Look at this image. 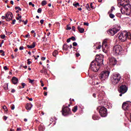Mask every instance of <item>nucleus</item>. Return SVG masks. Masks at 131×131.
Instances as JSON below:
<instances>
[{"mask_svg":"<svg viewBox=\"0 0 131 131\" xmlns=\"http://www.w3.org/2000/svg\"><path fill=\"white\" fill-rule=\"evenodd\" d=\"M104 59L103 56H100L99 55H96L95 60L93 61L90 64V69L94 72H97L100 69V66L103 65Z\"/></svg>","mask_w":131,"mask_h":131,"instance_id":"obj_1","label":"nucleus"},{"mask_svg":"<svg viewBox=\"0 0 131 131\" xmlns=\"http://www.w3.org/2000/svg\"><path fill=\"white\" fill-rule=\"evenodd\" d=\"M121 7H123V8L125 10H123V8H121V13H122L123 15H126L127 16H129L130 14V4H129V3H126V4H123V5H121Z\"/></svg>","mask_w":131,"mask_h":131,"instance_id":"obj_2","label":"nucleus"},{"mask_svg":"<svg viewBox=\"0 0 131 131\" xmlns=\"http://www.w3.org/2000/svg\"><path fill=\"white\" fill-rule=\"evenodd\" d=\"M118 38L119 40L121 41H126L127 38L129 39H131L130 33H128L126 31H123L119 35Z\"/></svg>","mask_w":131,"mask_h":131,"instance_id":"obj_3","label":"nucleus"},{"mask_svg":"<svg viewBox=\"0 0 131 131\" xmlns=\"http://www.w3.org/2000/svg\"><path fill=\"white\" fill-rule=\"evenodd\" d=\"M121 79V76L118 73L113 74L111 77V81L113 84L115 85L119 83V81Z\"/></svg>","mask_w":131,"mask_h":131,"instance_id":"obj_4","label":"nucleus"},{"mask_svg":"<svg viewBox=\"0 0 131 131\" xmlns=\"http://www.w3.org/2000/svg\"><path fill=\"white\" fill-rule=\"evenodd\" d=\"M122 53V47L120 45H116L113 48V54L115 56L121 55Z\"/></svg>","mask_w":131,"mask_h":131,"instance_id":"obj_5","label":"nucleus"},{"mask_svg":"<svg viewBox=\"0 0 131 131\" xmlns=\"http://www.w3.org/2000/svg\"><path fill=\"white\" fill-rule=\"evenodd\" d=\"M109 74H110V72L109 71H105L102 72L99 74V78L102 81H105V80H107L108 79V77H109Z\"/></svg>","mask_w":131,"mask_h":131,"instance_id":"obj_6","label":"nucleus"},{"mask_svg":"<svg viewBox=\"0 0 131 131\" xmlns=\"http://www.w3.org/2000/svg\"><path fill=\"white\" fill-rule=\"evenodd\" d=\"M61 112L63 116H68L71 114V110L68 106L63 105Z\"/></svg>","mask_w":131,"mask_h":131,"instance_id":"obj_7","label":"nucleus"},{"mask_svg":"<svg viewBox=\"0 0 131 131\" xmlns=\"http://www.w3.org/2000/svg\"><path fill=\"white\" fill-rule=\"evenodd\" d=\"M120 30V27H116L113 29H111L107 31V33L109 35H111V36H114V35H115L118 31Z\"/></svg>","mask_w":131,"mask_h":131,"instance_id":"obj_8","label":"nucleus"},{"mask_svg":"<svg viewBox=\"0 0 131 131\" xmlns=\"http://www.w3.org/2000/svg\"><path fill=\"white\" fill-rule=\"evenodd\" d=\"M127 86L125 85H122L119 87V89L118 90L119 92L120 93L119 96L120 97H122V95L125 94L126 92H127Z\"/></svg>","mask_w":131,"mask_h":131,"instance_id":"obj_9","label":"nucleus"},{"mask_svg":"<svg viewBox=\"0 0 131 131\" xmlns=\"http://www.w3.org/2000/svg\"><path fill=\"white\" fill-rule=\"evenodd\" d=\"M99 113L101 117H106L108 114V113L107 112V108H105V107H101L100 108Z\"/></svg>","mask_w":131,"mask_h":131,"instance_id":"obj_10","label":"nucleus"},{"mask_svg":"<svg viewBox=\"0 0 131 131\" xmlns=\"http://www.w3.org/2000/svg\"><path fill=\"white\" fill-rule=\"evenodd\" d=\"M104 88V86L101 87V89L97 92V95L100 100H101V99H103V97L105 96V92L102 90Z\"/></svg>","mask_w":131,"mask_h":131,"instance_id":"obj_11","label":"nucleus"},{"mask_svg":"<svg viewBox=\"0 0 131 131\" xmlns=\"http://www.w3.org/2000/svg\"><path fill=\"white\" fill-rule=\"evenodd\" d=\"M102 48L103 52H104V53H106L107 50H108V48H109V46L107 44V40H104L103 41Z\"/></svg>","mask_w":131,"mask_h":131,"instance_id":"obj_12","label":"nucleus"},{"mask_svg":"<svg viewBox=\"0 0 131 131\" xmlns=\"http://www.w3.org/2000/svg\"><path fill=\"white\" fill-rule=\"evenodd\" d=\"M109 64L111 66H115L117 64V60L116 58L114 57H110L108 58Z\"/></svg>","mask_w":131,"mask_h":131,"instance_id":"obj_13","label":"nucleus"},{"mask_svg":"<svg viewBox=\"0 0 131 131\" xmlns=\"http://www.w3.org/2000/svg\"><path fill=\"white\" fill-rule=\"evenodd\" d=\"M130 106H131V102L128 101V102H124L122 104V109H123V110L126 111V110H128V108Z\"/></svg>","mask_w":131,"mask_h":131,"instance_id":"obj_14","label":"nucleus"},{"mask_svg":"<svg viewBox=\"0 0 131 131\" xmlns=\"http://www.w3.org/2000/svg\"><path fill=\"white\" fill-rule=\"evenodd\" d=\"M118 7L119 8H121V6L125 5L126 4H128L129 3V0H118Z\"/></svg>","mask_w":131,"mask_h":131,"instance_id":"obj_15","label":"nucleus"},{"mask_svg":"<svg viewBox=\"0 0 131 131\" xmlns=\"http://www.w3.org/2000/svg\"><path fill=\"white\" fill-rule=\"evenodd\" d=\"M5 15L6 16L7 21H11V20L13 19V13H12V12H8Z\"/></svg>","mask_w":131,"mask_h":131,"instance_id":"obj_16","label":"nucleus"},{"mask_svg":"<svg viewBox=\"0 0 131 131\" xmlns=\"http://www.w3.org/2000/svg\"><path fill=\"white\" fill-rule=\"evenodd\" d=\"M94 48H96L97 50H100L101 48H102V46H101V42H98L95 43L94 46Z\"/></svg>","mask_w":131,"mask_h":131,"instance_id":"obj_17","label":"nucleus"},{"mask_svg":"<svg viewBox=\"0 0 131 131\" xmlns=\"http://www.w3.org/2000/svg\"><path fill=\"white\" fill-rule=\"evenodd\" d=\"M18 78L15 77H13L11 79V81L13 84H17V83H18Z\"/></svg>","mask_w":131,"mask_h":131,"instance_id":"obj_18","label":"nucleus"},{"mask_svg":"<svg viewBox=\"0 0 131 131\" xmlns=\"http://www.w3.org/2000/svg\"><path fill=\"white\" fill-rule=\"evenodd\" d=\"M32 104L30 103H27L26 106V109L27 110H31V108H32Z\"/></svg>","mask_w":131,"mask_h":131,"instance_id":"obj_19","label":"nucleus"},{"mask_svg":"<svg viewBox=\"0 0 131 131\" xmlns=\"http://www.w3.org/2000/svg\"><path fill=\"white\" fill-rule=\"evenodd\" d=\"M92 118L93 119H94V120H98V119H100V117H99L97 114H95L93 116Z\"/></svg>","mask_w":131,"mask_h":131,"instance_id":"obj_20","label":"nucleus"},{"mask_svg":"<svg viewBox=\"0 0 131 131\" xmlns=\"http://www.w3.org/2000/svg\"><path fill=\"white\" fill-rule=\"evenodd\" d=\"M77 29L80 33H83L84 32V29L80 27L79 26H78Z\"/></svg>","mask_w":131,"mask_h":131,"instance_id":"obj_21","label":"nucleus"},{"mask_svg":"<svg viewBox=\"0 0 131 131\" xmlns=\"http://www.w3.org/2000/svg\"><path fill=\"white\" fill-rule=\"evenodd\" d=\"M27 47L28 49H34L35 48V42H33L32 45H28Z\"/></svg>","mask_w":131,"mask_h":131,"instance_id":"obj_22","label":"nucleus"},{"mask_svg":"<svg viewBox=\"0 0 131 131\" xmlns=\"http://www.w3.org/2000/svg\"><path fill=\"white\" fill-rule=\"evenodd\" d=\"M69 48V46H68L67 44H64L63 46V50L64 51H67L68 49Z\"/></svg>","mask_w":131,"mask_h":131,"instance_id":"obj_23","label":"nucleus"},{"mask_svg":"<svg viewBox=\"0 0 131 131\" xmlns=\"http://www.w3.org/2000/svg\"><path fill=\"white\" fill-rule=\"evenodd\" d=\"M45 129H46V127H45V126L43 125H40L39 126V130L43 131V130H45Z\"/></svg>","mask_w":131,"mask_h":131,"instance_id":"obj_24","label":"nucleus"},{"mask_svg":"<svg viewBox=\"0 0 131 131\" xmlns=\"http://www.w3.org/2000/svg\"><path fill=\"white\" fill-rule=\"evenodd\" d=\"M41 73H45V74H47L48 73V70L46 69H43V70L40 71Z\"/></svg>","mask_w":131,"mask_h":131,"instance_id":"obj_25","label":"nucleus"},{"mask_svg":"<svg viewBox=\"0 0 131 131\" xmlns=\"http://www.w3.org/2000/svg\"><path fill=\"white\" fill-rule=\"evenodd\" d=\"M58 54H59V53L58 52V51L57 50H55L53 53V56L54 57H56V56H57V55H58Z\"/></svg>","mask_w":131,"mask_h":131,"instance_id":"obj_26","label":"nucleus"},{"mask_svg":"<svg viewBox=\"0 0 131 131\" xmlns=\"http://www.w3.org/2000/svg\"><path fill=\"white\" fill-rule=\"evenodd\" d=\"M72 111L73 112H76V111H77V106H75L72 109Z\"/></svg>","mask_w":131,"mask_h":131,"instance_id":"obj_27","label":"nucleus"},{"mask_svg":"<svg viewBox=\"0 0 131 131\" xmlns=\"http://www.w3.org/2000/svg\"><path fill=\"white\" fill-rule=\"evenodd\" d=\"M85 8L88 11H91V8H90V5H89V4H87L85 5Z\"/></svg>","mask_w":131,"mask_h":131,"instance_id":"obj_28","label":"nucleus"},{"mask_svg":"<svg viewBox=\"0 0 131 131\" xmlns=\"http://www.w3.org/2000/svg\"><path fill=\"white\" fill-rule=\"evenodd\" d=\"M8 85H9V84H8V83H6V84H5V85H4V89L5 90V91H7V90H8Z\"/></svg>","mask_w":131,"mask_h":131,"instance_id":"obj_29","label":"nucleus"},{"mask_svg":"<svg viewBox=\"0 0 131 131\" xmlns=\"http://www.w3.org/2000/svg\"><path fill=\"white\" fill-rule=\"evenodd\" d=\"M46 5H47V1H42L41 6H46Z\"/></svg>","mask_w":131,"mask_h":131,"instance_id":"obj_30","label":"nucleus"},{"mask_svg":"<svg viewBox=\"0 0 131 131\" xmlns=\"http://www.w3.org/2000/svg\"><path fill=\"white\" fill-rule=\"evenodd\" d=\"M15 9L18 10V11H22V9H21V8H20V7H19V6L15 7Z\"/></svg>","mask_w":131,"mask_h":131,"instance_id":"obj_31","label":"nucleus"},{"mask_svg":"<svg viewBox=\"0 0 131 131\" xmlns=\"http://www.w3.org/2000/svg\"><path fill=\"white\" fill-rule=\"evenodd\" d=\"M110 17L112 19H113L114 18V17H115V15H114V14H113L112 13H111V14H110Z\"/></svg>","mask_w":131,"mask_h":131,"instance_id":"obj_32","label":"nucleus"},{"mask_svg":"<svg viewBox=\"0 0 131 131\" xmlns=\"http://www.w3.org/2000/svg\"><path fill=\"white\" fill-rule=\"evenodd\" d=\"M73 6H74V7H75L76 8H77V6H78V7L80 6L79 3H76V4H73Z\"/></svg>","mask_w":131,"mask_h":131,"instance_id":"obj_33","label":"nucleus"},{"mask_svg":"<svg viewBox=\"0 0 131 131\" xmlns=\"http://www.w3.org/2000/svg\"><path fill=\"white\" fill-rule=\"evenodd\" d=\"M30 37V35L29 34V33H28L25 36H24V37H25L26 38H28Z\"/></svg>","mask_w":131,"mask_h":131,"instance_id":"obj_34","label":"nucleus"},{"mask_svg":"<svg viewBox=\"0 0 131 131\" xmlns=\"http://www.w3.org/2000/svg\"><path fill=\"white\" fill-rule=\"evenodd\" d=\"M71 39H72V40H73V41H75V40H76V39L75 38V37L74 36H72V37L70 38Z\"/></svg>","mask_w":131,"mask_h":131,"instance_id":"obj_35","label":"nucleus"},{"mask_svg":"<svg viewBox=\"0 0 131 131\" xmlns=\"http://www.w3.org/2000/svg\"><path fill=\"white\" fill-rule=\"evenodd\" d=\"M3 108L5 110V111H8V108H7V106L6 105L3 106Z\"/></svg>","mask_w":131,"mask_h":131,"instance_id":"obj_36","label":"nucleus"},{"mask_svg":"<svg viewBox=\"0 0 131 131\" xmlns=\"http://www.w3.org/2000/svg\"><path fill=\"white\" fill-rule=\"evenodd\" d=\"M42 41H47V38L46 36H44L42 38Z\"/></svg>","mask_w":131,"mask_h":131,"instance_id":"obj_37","label":"nucleus"},{"mask_svg":"<svg viewBox=\"0 0 131 131\" xmlns=\"http://www.w3.org/2000/svg\"><path fill=\"white\" fill-rule=\"evenodd\" d=\"M41 8H39L38 10H37V13H39V14H40V13H41Z\"/></svg>","mask_w":131,"mask_h":131,"instance_id":"obj_38","label":"nucleus"},{"mask_svg":"<svg viewBox=\"0 0 131 131\" xmlns=\"http://www.w3.org/2000/svg\"><path fill=\"white\" fill-rule=\"evenodd\" d=\"M67 30H71V28L69 25L67 26Z\"/></svg>","mask_w":131,"mask_h":131,"instance_id":"obj_39","label":"nucleus"},{"mask_svg":"<svg viewBox=\"0 0 131 131\" xmlns=\"http://www.w3.org/2000/svg\"><path fill=\"white\" fill-rule=\"evenodd\" d=\"M1 37L2 39H4L6 37V35H1Z\"/></svg>","mask_w":131,"mask_h":131,"instance_id":"obj_40","label":"nucleus"},{"mask_svg":"<svg viewBox=\"0 0 131 131\" xmlns=\"http://www.w3.org/2000/svg\"><path fill=\"white\" fill-rule=\"evenodd\" d=\"M30 83H33L34 80H31V79H29Z\"/></svg>","mask_w":131,"mask_h":131,"instance_id":"obj_41","label":"nucleus"},{"mask_svg":"<svg viewBox=\"0 0 131 131\" xmlns=\"http://www.w3.org/2000/svg\"><path fill=\"white\" fill-rule=\"evenodd\" d=\"M28 65H30L31 64V62L30 61V59H28Z\"/></svg>","mask_w":131,"mask_h":131,"instance_id":"obj_42","label":"nucleus"},{"mask_svg":"<svg viewBox=\"0 0 131 131\" xmlns=\"http://www.w3.org/2000/svg\"><path fill=\"white\" fill-rule=\"evenodd\" d=\"M73 47H76V46H77V43L76 42H74L73 43Z\"/></svg>","mask_w":131,"mask_h":131,"instance_id":"obj_43","label":"nucleus"},{"mask_svg":"<svg viewBox=\"0 0 131 131\" xmlns=\"http://www.w3.org/2000/svg\"><path fill=\"white\" fill-rule=\"evenodd\" d=\"M7 16H6V15H5V16H2V19H3V20H4V19H6V20H7V17H6Z\"/></svg>","mask_w":131,"mask_h":131,"instance_id":"obj_44","label":"nucleus"},{"mask_svg":"<svg viewBox=\"0 0 131 131\" xmlns=\"http://www.w3.org/2000/svg\"><path fill=\"white\" fill-rule=\"evenodd\" d=\"M21 85L23 86V89H24V88L25 87V85H26V84L23 82V83H21Z\"/></svg>","mask_w":131,"mask_h":131,"instance_id":"obj_45","label":"nucleus"},{"mask_svg":"<svg viewBox=\"0 0 131 131\" xmlns=\"http://www.w3.org/2000/svg\"><path fill=\"white\" fill-rule=\"evenodd\" d=\"M114 10H115V8H114V7H112L111 9V12H113V11H114Z\"/></svg>","mask_w":131,"mask_h":131,"instance_id":"obj_46","label":"nucleus"},{"mask_svg":"<svg viewBox=\"0 0 131 131\" xmlns=\"http://www.w3.org/2000/svg\"><path fill=\"white\" fill-rule=\"evenodd\" d=\"M4 70H9V68H8V67L5 66L4 67Z\"/></svg>","mask_w":131,"mask_h":131,"instance_id":"obj_47","label":"nucleus"},{"mask_svg":"<svg viewBox=\"0 0 131 131\" xmlns=\"http://www.w3.org/2000/svg\"><path fill=\"white\" fill-rule=\"evenodd\" d=\"M26 98H27V99H28L29 100V101H33L32 98H29V97H26Z\"/></svg>","mask_w":131,"mask_h":131,"instance_id":"obj_48","label":"nucleus"},{"mask_svg":"<svg viewBox=\"0 0 131 131\" xmlns=\"http://www.w3.org/2000/svg\"><path fill=\"white\" fill-rule=\"evenodd\" d=\"M19 50L20 51H22V50H24V47H23V46L20 47H19Z\"/></svg>","mask_w":131,"mask_h":131,"instance_id":"obj_49","label":"nucleus"},{"mask_svg":"<svg viewBox=\"0 0 131 131\" xmlns=\"http://www.w3.org/2000/svg\"><path fill=\"white\" fill-rule=\"evenodd\" d=\"M15 109V105L13 104L11 106V110H14Z\"/></svg>","mask_w":131,"mask_h":131,"instance_id":"obj_50","label":"nucleus"},{"mask_svg":"<svg viewBox=\"0 0 131 131\" xmlns=\"http://www.w3.org/2000/svg\"><path fill=\"white\" fill-rule=\"evenodd\" d=\"M71 41V38H69V39H67V42H70Z\"/></svg>","mask_w":131,"mask_h":131,"instance_id":"obj_51","label":"nucleus"},{"mask_svg":"<svg viewBox=\"0 0 131 131\" xmlns=\"http://www.w3.org/2000/svg\"><path fill=\"white\" fill-rule=\"evenodd\" d=\"M43 22H45V20L43 19L40 20V23H41V24H43Z\"/></svg>","mask_w":131,"mask_h":131,"instance_id":"obj_52","label":"nucleus"},{"mask_svg":"<svg viewBox=\"0 0 131 131\" xmlns=\"http://www.w3.org/2000/svg\"><path fill=\"white\" fill-rule=\"evenodd\" d=\"M83 25H85L86 26H89V23H84Z\"/></svg>","mask_w":131,"mask_h":131,"instance_id":"obj_53","label":"nucleus"},{"mask_svg":"<svg viewBox=\"0 0 131 131\" xmlns=\"http://www.w3.org/2000/svg\"><path fill=\"white\" fill-rule=\"evenodd\" d=\"M72 30L73 31H74V32H75V27L74 26L72 27Z\"/></svg>","mask_w":131,"mask_h":131,"instance_id":"obj_54","label":"nucleus"},{"mask_svg":"<svg viewBox=\"0 0 131 131\" xmlns=\"http://www.w3.org/2000/svg\"><path fill=\"white\" fill-rule=\"evenodd\" d=\"M90 7L91 9H94V6H93V3L90 4Z\"/></svg>","mask_w":131,"mask_h":131,"instance_id":"obj_55","label":"nucleus"},{"mask_svg":"<svg viewBox=\"0 0 131 131\" xmlns=\"http://www.w3.org/2000/svg\"><path fill=\"white\" fill-rule=\"evenodd\" d=\"M27 22H28V20L27 19H26L25 21H24V25H26V24H27Z\"/></svg>","mask_w":131,"mask_h":131,"instance_id":"obj_56","label":"nucleus"},{"mask_svg":"<svg viewBox=\"0 0 131 131\" xmlns=\"http://www.w3.org/2000/svg\"><path fill=\"white\" fill-rule=\"evenodd\" d=\"M4 120H7V119H8V117L6 116H4Z\"/></svg>","mask_w":131,"mask_h":131,"instance_id":"obj_57","label":"nucleus"},{"mask_svg":"<svg viewBox=\"0 0 131 131\" xmlns=\"http://www.w3.org/2000/svg\"><path fill=\"white\" fill-rule=\"evenodd\" d=\"M15 92H16V90H15V89L11 90V93H15Z\"/></svg>","mask_w":131,"mask_h":131,"instance_id":"obj_58","label":"nucleus"},{"mask_svg":"<svg viewBox=\"0 0 131 131\" xmlns=\"http://www.w3.org/2000/svg\"><path fill=\"white\" fill-rule=\"evenodd\" d=\"M15 23H16V19H13L12 20V24H15Z\"/></svg>","mask_w":131,"mask_h":131,"instance_id":"obj_59","label":"nucleus"},{"mask_svg":"<svg viewBox=\"0 0 131 131\" xmlns=\"http://www.w3.org/2000/svg\"><path fill=\"white\" fill-rule=\"evenodd\" d=\"M41 60H42V61H45V60H46V57H42Z\"/></svg>","mask_w":131,"mask_h":131,"instance_id":"obj_60","label":"nucleus"},{"mask_svg":"<svg viewBox=\"0 0 131 131\" xmlns=\"http://www.w3.org/2000/svg\"><path fill=\"white\" fill-rule=\"evenodd\" d=\"M76 57H79V56H80V54H79V53H77L76 54Z\"/></svg>","mask_w":131,"mask_h":131,"instance_id":"obj_61","label":"nucleus"},{"mask_svg":"<svg viewBox=\"0 0 131 131\" xmlns=\"http://www.w3.org/2000/svg\"><path fill=\"white\" fill-rule=\"evenodd\" d=\"M17 16H18V17H19V18H21V17H22V16L20 15V14H19V13L17 14Z\"/></svg>","mask_w":131,"mask_h":131,"instance_id":"obj_62","label":"nucleus"},{"mask_svg":"<svg viewBox=\"0 0 131 131\" xmlns=\"http://www.w3.org/2000/svg\"><path fill=\"white\" fill-rule=\"evenodd\" d=\"M16 130H19L21 131V128H17Z\"/></svg>","mask_w":131,"mask_h":131,"instance_id":"obj_63","label":"nucleus"},{"mask_svg":"<svg viewBox=\"0 0 131 131\" xmlns=\"http://www.w3.org/2000/svg\"><path fill=\"white\" fill-rule=\"evenodd\" d=\"M93 96L94 97V98H96V94H93Z\"/></svg>","mask_w":131,"mask_h":131,"instance_id":"obj_64","label":"nucleus"}]
</instances>
